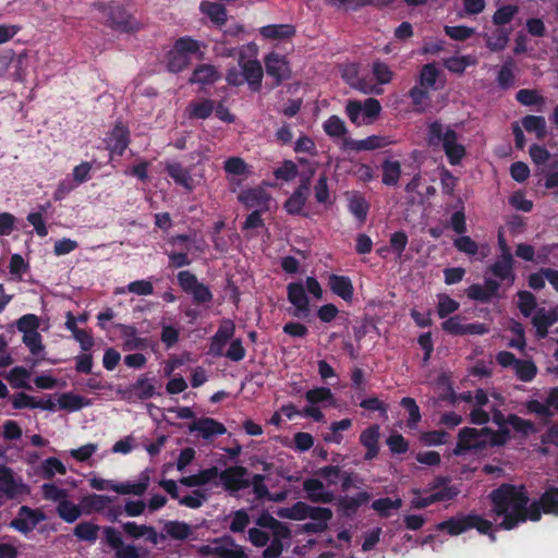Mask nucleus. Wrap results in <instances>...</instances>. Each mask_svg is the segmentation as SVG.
<instances>
[{"instance_id":"59","label":"nucleus","mask_w":558,"mask_h":558,"mask_svg":"<svg viewBox=\"0 0 558 558\" xmlns=\"http://www.w3.org/2000/svg\"><path fill=\"white\" fill-rule=\"evenodd\" d=\"M133 293L136 295H150L154 293L153 283L149 280L142 279L130 282L125 288H121L117 291V293Z\"/></svg>"},{"instance_id":"23","label":"nucleus","mask_w":558,"mask_h":558,"mask_svg":"<svg viewBox=\"0 0 558 558\" xmlns=\"http://www.w3.org/2000/svg\"><path fill=\"white\" fill-rule=\"evenodd\" d=\"M117 328L120 330L124 351L142 350L147 347V340L138 336V330L135 326L118 324Z\"/></svg>"},{"instance_id":"58","label":"nucleus","mask_w":558,"mask_h":558,"mask_svg":"<svg viewBox=\"0 0 558 558\" xmlns=\"http://www.w3.org/2000/svg\"><path fill=\"white\" fill-rule=\"evenodd\" d=\"M22 341L32 353V355L41 359L44 357L45 345L43 344V338L39 332H29L24 335Z\"/></svg>"},{"instance_id":"57","label":"nucleus","mask_w":558,"mask_h":558,"mask_svg":"<svg viewBox=\"0 0 558 558\" xmlns=\"http://www.w3.org/2000/svg\"><path fill=\"white\" fill-rule=\"evenodd\" d=\"M223 169L229 175L245 177L250 173V167L241 157L226 159Z\"/></svg>"},{"instance_id":"16","label":"nucleus","mask_w":558,"mask_h":558,"mask_svg":"<svg viewBox=\"0 0 558 558\" xmlns=\"http://www.w3.org/2000/svg\"><path fill=\"white\" fill-rule=\"evenodd\" d=\"M393 143L395 141L389 136L371 135L363 140L347 138L341 143L340 149L354 151L375 150L392 145Z\"/></svg>"},{"instance_id":"7","label":"nucleus","mask_w":558,"mask_h":558,"mask_svg":"<svg viewBox=\"0 0 558 558\" xmlns=\"http://www.w3.org/2000/svg\"><path fill=\"white\" fill-rule=\"evenodd\" d=\"M95 8L104 14L106 22L121 33L138 32L143 24L119 5L97 3Z\"/></svg>"},{"instance_id":"45","label":"nucleus","mask_w":558,"mask_h":558,"mask_svg":"<svg viewBox=\"0 0 558 558\" xmlns=\"http://www.w3.org/2000/svg\"><path fill=\"white\" fill-rule=\"evenodd\" d=\"M203 14L208 16L210 21L219 26L227 22V11L220 3L203 1L199 5Z\"/></svg>"},{"instance_id":"17","label":"nucleus","mask_w":558,"mask_h":558,"mask_svg":"<svg viewBox=\"0 0 558 558\" xmlns=\"http://www.w3.org/2000/svg\"><path fill=\"white\" fill-rule=\"evenodd\" d=\"M219 481L226 489L232 492L250 487V476L246 469L243 466H230L226 469L220 472Z\"/></svg>"},{"instance_id":"15","label":"nucleus","mask_w":558,"mask_h":558,"mask_svg":"<svg viewBox=\"0 0 558 558\" xmlns=\"http://www.w3.org/2000/svg\"><path fill=\"white\" fill-rule=\"evenodd\" d=\"M372 499V495L367 492H360L354 496L342 495L335 499L337 511L340 515L345 518H352L356 514L359 509L368 504Z\"/></svg>"},{"instance_id":"13","label":"nucleus","mask_w":558,"mask_h":558,"mask_svg":"<svg viewBox=\"0 0 558 558\" xmlns=\"http://www.w3.org/2000/svg\"><path fill=\"white\" fill-rule=\"evenodd\" d=\"M46 519L45 514L38 509H32L28 506H22L15 519L10 523V526L15 531L26 535L33 532L38 523Z\"/></svg>"},{"instance_id":"14","label":"nucleus","mask_w":558,"mask_h":558,"mask_svg":"<svg viewBox=\"0 0 558 558\" xmlns=\"http://www.w3.org/2000/svg\"><path fill=\"white\" fill-rule=\"evenodd\" d=\"M238 199L247 208L260 211L269 210L274 203L271 196L260 186L243 190L239 194Z\"/></svg>"},{"instance_id":"60","label":"nucleus","mask_w":558,"mask_h":558,"mask_svg":"<svg viewBox=\"0 0 558 558\" xmlns=\"http://www.w3.org/2000/svg\"><path fill=\"white\" fill-rule=\"evenodd\" d=\"M99 526L92 522H81L74 529V535L86 542L94 543L98 537Z\"/></svg>"},{"instance_id":"32","label":"nucleus","mask_w":558,"mask_h":558,"mask_svg":"<svg viewBox=\"0 0 558 558\" xmlns=\"http://www.w3.org/2000/svg\"><path fill=\"white\" fill-rule=\"evenodd\" d=\"M332 518V511L329 508L310 506L307 519L313 523H307L305 527L315 532H322L327 527Z\"/></svg>"},{"instance_id":"31","label":"nucleus","mask_w":558,"mask_h":558,"mask_svg":"<svg viewBox=\"0 0 558 558\" xmlns=\"http://www.w3.org/2000/svg\"><path fill=\"white\" fill-rule=\"evenodd\" d=\"M378 425H372L361 433L360 442L366 448L365 460H372L378 454Z\"/></svg>"},{"instance_id":"26","label":"nucleus","mask_w":558,"mask_h":558,"mask_svg":"<svg viewBox=\"0 0 558 558\" xmlns=\"http://www.w3.org/2000/svg\"><path fill=\"white\" fill-rule=\"evenodd\" d=\"M328 286L332 293H335L345 302L352 301L354 288L349 277L332 274L329 276Z\"/></svg>"},{"instance_id":"29","label":"nucleus","mask_w":558,"mask_h":558,"mask_svg":"<svg viewBox=\"0 0 558 558\" xmlns=\"http://www.w3.org/2000/svg\"><path fill=\"white\" fill-rule=\"evenodd\" d=\"M167 173L175 184L184 187L186 191L194 189L191 170L180 162H171L166 166Z\"/></svg>"},{"instance_id":"46","label":"nucleus","mask_w":558,"mask_h":558,"mask_svg":"<svg viewBox=\"0 0 558 558\" xmlns=\"http://www.w3.org/2000/svg\"><path fill=\"white\" fill-rule=\"evenodd\" d=\"M129 393L130 396L141 400L151 398L155 393L153 380L145 376H141L133 385H131Z\"/></svg>"},{"instance_id":"5","label":"nucleus","mask_w":558,"mask_h":558,"mask_svg":"<svg viewBox=\"0 0 558 558\" xmlns=\"http://www.w3.org/2000/svg\"><path fill=\"white\" fill-rule=\"evenodd\" d=\"M427 142L432 146L441 145L449 163L452 166L460 165L466 154V148L454 128L451 125L445 126L439 121L429 123Z\"/></svg>"},{"instance_id":"1","label":"nucleus","mask_w":558,"mask_h":558,"mask_svg":"<svg viewBox=\"0 0 558 558\" xmlns=\"http://www.w3.org/2000/svg\"><path fill=\"white\" fill-rule=\"evenodd\" d=\"M493 521L483 519L477 514L453 518L439 524L450 535H458L469 529H476L482 534H488L492 541L493 524L497 527L511 530L526 520L541 519V510L545 513L558 515V487L548 486L538 501L529 505V497L524 486L504 484L490 493Z\"/></svg>"},{"instance_id":"35","label":"nucleus","mask_w":558,"mask_h":558,"mask_svg":"<svg viewBox=\"0 0 558 558\" xmlns=\"http://www.w3.org/2000/svg\"><path fill=\"white\" fill-rule=\"evenodd\" d=\"M513 257H499L490 267V272L500 279L501 281H507L509 284L514 282V272H513Z\"/></svg>"},{"instance_id":"3","label":"nucleus","mask_w":558,"mask_h":558,"mask_svg":"<svg viewBox=\"0 0 558 558\" xmlns=\"http://www.w3.org/2000/svg\"><path fill=\"white\" fill-rule=\"evenodd\" d=\"M258 47L248 43L239 48L238 64L240 69L231 68L226 75L229 85L241 86L246 83L252 92H258L263 82V68L257 60Z\"/></svg>"},{"instance_id":"21","label":"nucleus","mask_w":558,"mask_h":558,"mask_svg":"<svg viewBox=\"0 0 558 558\" xmlns=\"http://www.w3.org/2000/svg\"><path fill=\"white\" fill-rule=\"evenodd\" d=\"M234 330L235 327L232 320L222 322L213 337L209 352L216 356H222L225 347L227 342L233 337Z\"/></svg>"},{"instance_id":"10","label":"nucleus","mask_w":558,"mask_h":558,"mask_svg":"<svg viewBox=\"0 0 558 558\" xmlns=\"http://www.w3.org/2000/svg\"><path fill=\"white\" fill-rule=\"evenodd\" d=\"M197 553L213 558H239L241 546L235 544L230 536H223L201 545Z\"/></svg>"},{"instance_id":"37","label":"nucleus","mask_w":558,"mask_h":558,"mask_svg":"<svg viewBox=\"0 0 558 558\" xmlns=\"http://www.w3.org/2000/svg\"><path fill=\"white\" fill-rule=\"evenodd\" d=\"M32 373L23 366H15L8 372L5 379L12 388L31 390Z\"/></svg>"},{"instance_id":"39","label":"nucleus","mask_w":558,"mask_h":558,"mask_svg":"<svg viewBox=\"0 0 558 558\" xmlns=\"http://www.w3.org/2000/svg\"><path fill=\"white\" fill-rule=\"evenodd\" d=\"M58 410H65L69 412L78 411L89 405V400L73 392H64L58 397Z\"/></svg>"},{"instance_id":"8","label":"nucleus","mask_w":558,"mask_h":558,"mask_svg":"<svg viewBox=\"0 0 558 558\" xmlns=\"http://www.w3.org/2000/svg\"><path fill=\"white\" fill-rule=\"evenodd\" d=\"M381 112V105L376 98H367L365 101L349 100L345 113L350 121L357 125L373 124Z\"/></svg>"},{"instance_id":"48","label":"nucleus","mask_w":558,"mask_h":558,"mask_svg":"<svg viewBox=\"0 0 558 558\" xmlns=\"http://www.w3.org/2000/svg\"><path fill=\"white\" fill-rule=\"evenodd\" d=\"M439 76V71L435 63L425 64L420 72L417 85L425 87L429 90H436L437 78Z\"/></svg>"},{"instance_id":"56","label":"nucleus","mask_w":558,"mask_h":558,"mask_svg":"<svg viewBox=\"0 0 558 558\" xmlns=\"http://www.w3.org/2000/svg\"><path fill=\"white\" fill-rule=\"evenodd\" d=\"M191 57L179 51L174 47L169 51L167 57V68L172 73L181 72L190 63Z\"/></svg>"},{"instance_id":"52","label":"nucleus","mask_w":558,"mask_h":558,"mask_svg":"<svg viewBox=\"0 0 558 558\" xmlns=\"http://www.w3.org/2000/svg\"><path fill=\"white\" fill-rule=\"evenodd\" d=\"M215 104L210 99H203L201 101L191 102L186 111L190 118L194 119H207L214 111Z\"/></svg>"},{"instance_id":"41","label":"nucleus","mask_w":558,"mask_h":558,"mask_svg":"<svg viewBox=\"0 0 558 558\" xmlns=\"http://www.w3.org/2000/svg\"><path fill=\"white\" fill-rule=\"evenodd\" d=\"M477 58L474 54L453 56L444 60V66L451 73L462 74L468 66L475 65Z\"/></svg>"},{"instance_id":"64","label":"nucleus","mask_w":558,"mask_h":558,"mask_svg":"<svg viewBox=\"0 0 558 558\" xmlns=\"http://www.w3.org/2000/svg\"><path fill=\"white\" fill-rule=\"evenodd\" d=\"M542 172L546 177L545 186L547 189L558 186V155L553 156L550 162L542 169Z\"/></svg>"},{"instance_id":"25","label":"nucleus","mask_w":558,"mask_h":558,"mask_svg":"<svg viewBox=\"0 0 558 558\" xmlns=\"http://www.w3.org/2000/svg\"><path fill=\"white\" fill-rule=\"evenodd\" d=\"M190 430L198 433L205 439L223 435L227 432L226 427L221 423L210 417H203L194 421L190 426Z\"/></svg>"},{"instance_id":"28","label":"nucleus","mask_w":558,"mask_h":558,"mask_svg":"<svg viewBox=\"0 0 558 558\" xmlns=\"http://www.w3.org/2000/svg\"><path fill=\"white\" fill-rule=\"evenodd\" d=\"M130 133L129 130L123 125H116L113 130L110 132L107 138L108 148L121 156L126 149L130 142Z\"/></svg>"},{"instance_id":"62","label":"nucleus","mask_w":558,"mask_h":558,"mask_svg":"<svg viewBox=\"0 0 558 558\" xmlns=\"http://www.w3.org/2000/svg\"><path fill=\"white\" fill-rule=\"evenodd\" d=\"M513 371L517 377L522 381H531L537 373L535 364L527 360H518Z\"/></svg>"},{"instance_id":"47","label":"nucleus","mask_w":558,"mask_h":558,"mask_svg":"<svg viewBox=\"0 0 558 558\" xmlns=\"http://www.w3.org/2000/svg\"><path fill=\"white\" fill-rule=\"evenodd\" d=\"M352 426L351 418L332 422L329 432L324 434L323 438L327 444L340 445L343 440L341 432L350 429Z\"/></svg>"},{"instance_id":"18","label":"nucleus","mask_w":558,"mask_h":558,"mask_svg":"<svg viewBox=\"0 0 558 558\" xmlns=\"http://www.w3.org/2000/svg\"><path fill=\"white\" fill-rule=\"evenodd\" d=\"M315 172V167L310 169V174L306 179H303L300 186L292 193V195L286 201L284 209L290 215H301L307 198V192L310 189L311 177Z\"/></svg>"},{"instance_id":"33","label":"nucleus","mask_w":558,"mask_h":558,"mask_svg":"<svg viewBox=\"0 0 558 558\" xmlns=\"http://www.w3.org/2000/svg\"><path fill=\"white\" fill-rule=\"evenodd\" d=\"M123 531L133 538H145L150 544L156 545L158 543V533L153 526L148 525H140L135 522H125L123 525Z\"/></svg>"},{"instance_id":"44","label":"nucleus","mask_w":558,"mask_h":558,"mask_svg":"<svg viewBox=\"0 0 558 558\" xmlns=\"http://www.w3.org/2000/svg\"><path fill=\"white\" fill-rule=\"evenodd\" d=\"M260 35L266 39H283L295 34V28L289 24H269L260 27Z\"/></svg>"},{"instance_id":"34","label":"nucleus","mask_w":558,"mask_h":558,"mask_svg":"<svg viewBox=\"0 0 558 558\" xmlns=\"http://www.w3.org/2000/svg\"><path fill=\"white\" fill-rule=\"evenodd\" d=\"M220 78V73L211 64H201L192 73L189 82L191 84L210 85Z\"/></svg>"},{"instance_id":"63","label":"nucleus","mask_w":558,"mask_h":558,"mask_svg":"<svg viewBox=\"0 0 558 558\" xmlns=\"http://www.w3.org/2000/svg\"><path fill=\"white\" fill-rule=\"evenodd\" d=\"M39 327L40 319L35 314H25L16 320V328L23 336L29 332H38Z\"/></svg>"},{"instance_id":"12","label":"nucleus","mask_w":558,"mask_h":558,"mask_svg":"<svg viewBox=\"0 0 558 558\" xmlns=\"http://www.w3.org/2000/svg\"><path fill=\"white\" fill-rule=\"evenodd\" d=\"M264 63L266 73L275 81V85H280L291 77L292 71L286 56L270 52L265 56Z\"/></svg>"},{"instance_id":"2","label":"nucleus","mask_w":558,"mask_h":558,"mask_svg":"<svg viewBox=\"0 0 558 558\" xmlns=\"http://www.w3.org/2000/svg\"><path fill=\"white\" fill-rule=\"evenodd\" d=\"M493 409V422L498 426V430L494 432L488 427L480 429L473 427H464L459 432L458 442L452 453L454 456H463L470 451H480L486 447L501 446L509 439L508 426L522 433H527L533 425L519 417L510 414L507 417L500 410L495 407Z\"/></svg>"},{"instance_id":"6","label":"nucleus","mask_w":558,"mask_h":558,"mask_svg":"<svg viewBox=\"0 0 558 558\" xmlns=\"http://www.w3.org/2000/svg\"><path fill=\"white\" fill-rule=\"evenodd\" d=\"M306 292L316 300L323 298L322 286L315 277H307L305 282L295 281L287 286L288 301L294 307L293 315L295 317L305 316L310 311V300Z\"/></svg>"},{"instance_id":"38","label":"nucleus","mask_w":558,"mask_h":558,"mask_svg":"<svg viewBox=\"0 0 558 558\" xmlns=\"http://www.w3.org/2000/svg\"><path fill=\"white\" fill-rule=\"evenodd\" d=\"M113 502V498L107 495L92 494L83 498L82 508L86 514L93 512L102 513L109 504Z\"/></svg>"},{"instance_id":"55","label":"nucleus","mask_w":558,"mask_h":558,"mask_svg":"<svg viewBox=\"0 0 558 558\" xmlns=\"http://www.w3.org/2000/svg\"><path fill=\"white\" fill-rule=\"evenodd\" d=\"M402 500L400 498L391 499L389 497L379 498L372 502V509L381 517H389L393 510L400 509Z\"/></svg>"},{"instance_id":"43","label":"nucleus","mask_w":558,"mask_h":558,"mask_svg":"<svg viewBox=\"0 0 558 558\" xmlns=\"http://www.w3.org/2000/svg\"><path fill=\"white\" fill-rule=\"evenodd\" d=\"M381 181L387 186H396L401 177V165L398 160L385 159L381 163Z\"/></svg>"},{"instance_id":"11","label":"nucleus","mask_w":558,"mask_h":558,"mask_svg":"<svg viewBox=\"0 0 558 558\" xmlns=\"http://www.w3.org/2000/svg\"><path fill=\"white\" fill-rule=\"evenodd\" d=\"M178 283L182 290L191 294L193 301L197 304L209 303L213 300L210 289L198 281L197 277L190 270H181L178 272Z\"/></svg>"},{"instance_id":"27","label":"nucleus","mask_w":558,"mask_h":558,"mask_svg":"<svg viewBox=\"0 0 558 558\" xmlns=\"http://www.w3.org/2000/svg\"><path fill=\"white\" fill-rule=\"evenodd\" d=\"M149 486V476L142 473L136 481L116 482V492L119 495L143 496Z\"/></svg>"},{"instance_id":"42","label":"nucleus","mask_w":558,"mask_h":558,"mask_svg":"<svg viewBox=\"0 0 558 558\" xmlns=\"http://www.w3.org/2000/svg\"><path fill=\"white\" fill-rule=\"evenodd\" d=\"M305 399L310 405H323L328 407L335 403L333 393L329 388L317 387L306 391Z\"/></svg>"},{"instance_id":"22","label":"nucleus","mask_w":558,"mask_h":558,"mask_svg":"<svg viewBox=\"0 0 558 558\" xmlns=\"http://www.w3.org/2000/svg\"><path fill=\"white\" fill-rule=\"evenodd\" d=\"M220 472L216 466L199 471L197 474L185 476L181 478V483L187 487H196L204 485H213L215 487L220 485Z\"/></svg>"},{"instance_id":"19","label":"nucleus","mask_w":558,"mask_h":558,"mask_svg":"<svg viewBox=\"0 0 558 558\" xmlns=\"http://www.w3.org/2000/svg\"><path fill=\"white\" fill-rule=\"evenodd\" d=\"M303 489L307 498L313 502L330 504L336 499L335 493L326 488L324 483L318 478H306L303 482Z\"/></svg>"},{"instance_id":"61","label":"nucleus","mask_w":558,"mask_h":558,"mask_svg":"<svg viewBox=\"0 0 558 558\" xmlns=\"http://www.w3.org/2000/svg\"><path fill=\"white\" fill-rule=\"evenodd\" d=\"M526 410L529 413L535 414L541 418H548L554 415V412L548 402V396L543 401L530 400L526 402Z\"/></svg>"},{"instance_id":"20","label":"nucleus","mask_w":558,"mask_h":558,"mask_svg":"<svg viewBox=\"0 0 558 558\" xmlns=\"http://www.w3.org/2000/svg\"><path fill=\"white\" fill-rule=\"evenodd\" d=\"M558 320V312L556 308H538L535 311L532 324L535 328L536 337L539 339L548 335V329Z\"/></svg>"},{"instance_id":"36","label":"nucleus","mask_w":558,"mask_h":558,"mask_svg":"<svg viewBox=\"0 0 558 558\" xmlns=\"http://www.w3.org/2000/svg\"><path fill=\"white\" fill-rule=\"evenodd\" d=\"M66 471V466L60 459L49 457L40 463L37 473L44 480H52L57 474L65 475Z\"/></svg>"},{"instance_id":"51","label":"nucleus","mask_w":558,"mask_h":558,"mask_svg":"<svg viewBox=\"0 0 558 558\" xmlns=\"http://www.w3.org/2000/svg\"><path fill=\"white\" fill-rule=\"evenodd\" d=\"M83 512V508L70 501L69 498L57 506L58 515L66 523L75 522Z\"/></svg>"},{"instance_id":"4","label":"nucleus","mask_w":558,"mask_h":558,"mask_svg":"<svg viewBox=\"0 0 558 558\" xmlns=\"http://www.w3.org/2000/svg\"><path fill=\"white\" fill-rule=\"evenodd\" d=\"M258 527L250 529L248 539L255 546H266L263 557L277 558L282 553L283 541L289 537V530L269 514H263L257 520Z\"/></svg>"},{"instance_id":"49","label":"nucleus","mask_w":558,"mask_h":558,"mask_svg":"<svg viewBox=\"0 0 558 558\" xmlns=\"http://www.w3.org/2000/svg\"><path fill=\"white\" fill-rule=\"evenodd\" d=\"M29 270V264L21 254H12L9 263V280L20 282L24 274Z\"/></svg>"},{"instance_id":"30","label":"nucleus","mask_w":558,"mask_h":558,"mask_svg":"<svg viewBox=\"0 0 558 558\" xmlns=\"http://www.w3.org/2000/svg\"><path fill=\"white\" fill-rule=\"evenodd\" d=\"M323 130L335 142L340 141L339 145H341V143H343L344 140L350 138L348 136L349 131L345 125V122L336 114L330 116L323 123Z\"/></svg>"},{"instance_id":"24","label":"nucleus","mask_w":558,"mask_h":558,"mask_svg":"<svg viewBox=\"0 0 558 558\" xmlns=\"http://www.w3.org/2000/svg\"><path fill=\"white\" fill-rule=\"evenodd\" d=\"M342 76L354 89H357L363 94L380 95L383 93V88L378 85H375L365 78H359L356 76V66L354 64L345 68Z\"/></svg>"},{"instance_id":"54","label":"nucleus","mask_w":558,"mask_h":558,"mask_svg":"<svg viewBox=\"0 0 558 558\" xmlns=\"http://www.w3.org/2000/svg\"><path fill=\"white\" fill-rule=\"evenodd\" d=\"M522 125L527 132L535 133L539 140L546 135V121L542 116H526L522 119Z\"/></svg>"},{"instance_id":"40","label":"nucleus","mask_w":558,"mask_h":558,"mask_svg":"<svg viewBox=\"0 0 558 558\" xmlns=\"http://www.w3.org/2000/svg\"><path fill=\"white\" fill-rule=\"evenodd\" d=\"M429 89L415 84L409 92V97L416 112H425L430 106Z\"/></svg>"},{"instance_id":"53","label":"nucleus","mask_w":558,"mask_h":558,"mask_svg":"<svg viewBox=\"0 0 558 558\" xmlns=\"http://www.w3.org/2000/svg\"><path fill=\"white\" fill-rule=\"evenodd\" d=\"M40 490L44 499L56 502L57 506L69 498V492L57 486L54 483L43 484Z\"/></svg>"},{"instance_id":"9","label":"nucleus","mask_w":558,"mask_h":558,"mask_svg":"<svg viewBox=\"0 0 558 558\" xmlns=\"http://www.w3.org/2000/svg\"><path fill=\"white\" fill-rule=\"evenodd\" d=\"M31 494V487L23 477L5 464H0V495L8 500H16Z\"/></svg>"},{"instance_id":"50","label":"nucleus","mask_w":558,"mask_h":558,"mask_svg":"<svg viewBox=\"0 0 558 558\" xmlns=\"http://www.w3.org/2000/svg\"><path fill=\"white\" fill-rule=\"evenodd\" d=\"M348 208H349V211L361 222L363 223L365 220H366V217H367V214H368V209H369V205L367 203V201L354 193L352 195H350L349 197V203H348Z\"/></svg>"}]
</instances>
